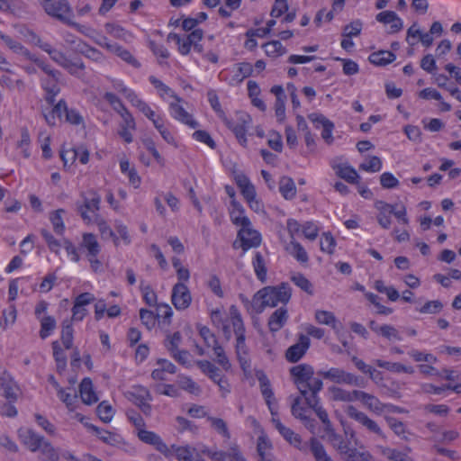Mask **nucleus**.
<instances>
[{
    "label": "nucleus",
    "instance_id": "nucleus-25",
    "mask_svg": "<svg viewBox=\"0 0 461 461\" xmlns=\"http://www.w3.org/2000/svg\"><path fill=\"white\" fill-rule=\"evenodd\" d=\"M357 396V401H360L368 410L380 414L384 410L386 404L382 403L377 397L373 394H369L366 392L359 391Z\"/></svg>",
    "mask_w": 461,
    "mask_h": 461
},
{
    "label": "nucleus",
    "instance_id": "nucleus-20",
    "mask_svg": "<svg viewBox=\"0 0 461 461\" xmlns=\"http://www.w3.org/2000/svg\"><path fill=\"white\" fill-rule=\"evenodd\" d=\"M116 88L119 92L122 93L126 99H128L129 102L144 115H153L152 109L144 101L139 98L131 89L127 88L122 83H118Z\"/></svg>",
    "mask_w": 461,
    "mask_h": 461
},
{
    "label": "nucleus",
    "instance_id": "nucleus-43",
    "mask_svg": "<svg viewBox=\"0 0 461 461\" xmlns=\"http://www.w3.org/2000/svg\"><path fill=\"white\" fill-rule=\"evenodd\" d=\"M175 118L191 129H196L199 126L193 114L181 105L175 104Z\"/></svg>",
    "mask_w": 461,
    "mask_h": 461
},
{
    "label": "nucleus",
    "instance_id": "nucleus-19",
    "mask_svg": "<svg viewBox=\"0 0 461 461\" xmlns=\"http://www.w3.org/2000/svg\"><path fill=\"white\" fill-rule=\"evenodd\" d=\"M318 374L334 383L346 384H357V378L343 369L332 367L327 371H319Z\"/></svg>",
    "mask_w": 461,
    "mask_h": 461
},
{
    "label": "nucleus",
    "instance_id": "nucleus-3",
    "mask_svg": "<svg viewBox=\"0 0 461 461\" xmlns=\"http://www.w3.org/2000/svg\"><path fill=\"white\" fill-rule=\"evenodd\" d=\"M95 224L97 226L99 234L104 240H111L114 247L129 246L131 243V235L128 226L122 220H114L113 227L107 221L96 214Z\"/></svg>",
    "mask_w": 461,
    "mask_h": 461
},
{
    "label": "nucleus",
    "instance_id": "nucleus-33",
    "mask_svg": "<svg viewBox=\"0 0 461 461\" xmlns=\"http://www.w3.org/2000/svg\"><path fill=\"white\" fill-rule=\"evenodd\" d=\"M79 393L82 402L87 405L94 404L98 401V396L95 392L92 381L89 378H85L81 382Z\"/></svg>",
    "mask_w": 461,
    "mask_h": 461
},
{
    "label": "nucleus",
    "instance_id": "nucleus-53",
    "mask_svg": "<svg viewBox=\"0 0 461 461\" xmlns=\"http://www.w3.org/2000/svg\"><path fill=\"white\" fill-rule=\"evenodd\" d=\"M336 173L339 177L345 179L348 183H355L359 177L357 171L353 167L347 165L338 166L336 168Z\"/></svg>",
    "mask_w": 461,
    "mask_h": 461
},
{
    "label": "nucleus",
    "instance_id": "nucleus-2",
    "mask_svg": "<svg viewBox=\"0 0 461 461\" xmlns=\"http://www.w3.org/2000/svg\"><path fill=\"white\" fill-rule=\"evenodd\" d=\"M210 318L214 326L222 327L223 333L229 342L236 343V346L245 343L246 330L241 314L236 305L230 307L227 322L224 321L223 313L220 309L212 310Z\"/></svg>",
    "mask_w": 461,
    "mask_h": 461
},
{
    "label": "nucleus",
    "instance_id": "nucleus-22",
    "mask_svg": "<svg viewBox=\"0 0 461 461\" xmlns=\"http://www.w3.org/2000/svg\"><path fill=\"white\" fill-rule=\"evenodd\" d=\"M86 428L108 445L121 447L124 444L123 438L116 433L101 429L91 423H86Z\"/></svg>",
    "mask_w": 461,
    "mask_h": 461
},
{
    "label": "nucleus",
    "instance_id": "nucleus-14",
    "mask_svg": "<svg viewBox=\"0 0 461 461\" xmlns=\"http://www.w3.org/2000/svg\"><path fill=\"white\" fill-rule=\"evenodd\" d=\"M237 236L240 241V246L242 248L244 252L251 248L258 247L261 243V235L258 230L252 228V225L240 228Z\"/></svg>",
    "mask_w": 461,
    "mask_h": 461
},
{
    "label": "nucleus",
    "instance_id": "nucleus-57",
    "mask_svg": "<svg viewBox=\"0 0 461 461\" xmlns=\"http://www.w3.org/2000/svg\"><path fill=\"white\" fill-rule=\"evenodd\" d=\"M293 283L308 294H313L312 284L301 273H297L291 277Z\"/></svg>",
    "mask_w": 461,
    "mask_h": 461
},
{
    "label": "nucleus",
    "instance_id": "nucleus-63",
    "mask_svg": "<svg viewBox=\"0 0 461 461\" xmlns=\"http://www.w3.org/2000/svg\"><path fill=\"white\" fill-rule=\"evenodd\" d=\"M97 415L105 423L110 422L114 415L113 407L106 402H102L97 407Z\"/></svg>",
    "mask_w": 461,
    "mask_h": 461
},
{
    "label": "nucleus",
    "instance_id": "nucleus-8",
    "mask_svg": "<svg viewBox=\"0 0 461 461\" xmlns=\"http://www.w3.org/2000/svg\"><path fill=\"white\" fill-rule=\"evenodd\" d=\"M161 366L160 368H156L152 373V377L156 381V390L165 395L170 396L173 388L170 383L173 377V366L167 361H162L158 363Z\"/></svg>",
    "mask_w": 461,
    "mask_h": 461
},
{
    "label": "nucleus",
    "instance_id": "nucleus-41",
    "mask_svg": "<svg viewBox=\"0 0 461 461\" xmlns=\"http://www.w3.org/2000/svg\"><path fill=\"white\" fill-rule=\"evenodd\" d=\"M65 215H66V211L64 209H58V210L52 211L49 214V219L52 224L53 230L58 235H63L65 232V223H64Z\"/></svg>",
    "mask_w": 461,
    "mask_h": 461
},
{
    "label": "nucleus",
    "instance_id": "nucleus-24",
    "mask_svg": "<svg viewBox=\"0 0 461 461\" xmlns=\"http://www.w3.org/2000/svg\"><path fill=\"white\" fill-rule=\"evenodd\" d=\"M375 448L379 454L391 461H413V459L409 456V453L411 452V448L410 447H406L404 451H400L396 448L385 446H376Z\"/></svg>",
    "mask_w": 461,
    "mask_h": 461
},
{
    "label": "nucleus",
    "instance_id": "nucleus-54",
    "mask_svg": "<svg viewBox=\"0 0 461 461\" xmlns=\"http://www.w3.org/2000/svg\"><path fill=\"white\" fill-rule=\"evenodd\" d=\"M377 365L380 367H384L390 371L397 372V373H406L412 374L414 369L411 366H405L401 363H393L388 361L378 360Z\"/></svg>",
    "mask_w": 461,
    "mask_h": 461
},
{
    "label": "nucleus",
    "instance_id": "nucleus-4",
    "mask_svg": "<svg viewBox=\"0 0 461 461\" xmlns=\"http://www.w3.org/2000/svg\"><path fill=\"white\" fill-rule=\"evenodd\" d=\"M44 11L51 17L75 27L78 32H84V26L70 20L72 8L68 0H50L41 3Z\"/></svg>",
    "mask_w": 461,
    "mask_h": 461
},
{
    "label": "nucleus",
    "instance_id": "nucleus-12",
    "mask_svg": "<svg viewBox=\"0 0 461 461\" xmlns=\"http://www.w3.org/2000/svg\"><path fill=\"white\" fill-rule=\"evenodd\" d=\"M328 433L329 441L332 447L346 461H354L357 448L350 447V442L347 441L341 435L330 429Z\"/></svg>",
    "mask_w": 461,
    "mask_h": 461
},
{
    "label": "nucleus",
    "instance_id": "nucleus-59",
    "mask_svg": "<svg viewBox=\"0 0 461 461\" xmlns=\"http://www.w3.org/2000/svg\"><path fill=\"white\" fill-rule=\"evenodd\" d=\"M207 98L208 102L212 108V110L217 113L220 119H225L226 114L224 111L221 109L219 97L216 94V91L213 89H211L207 92Z\"/></svg>",
    "mask_w": 461,
    "mask_h": 461
},
{
    "label": "nucleus",
    "instance_id": "nucleus-6",
    "mask_svg": "<svg viewBox=\"0 0 461 461\" xmlns=\"http://www.w3.org/2000/svg\"><path fill=\"white\" fill-rule=\"evenodd\" d=\"M0 40L5 44V46L14 53L16 55H20L23 57V59L31 61L32 63L35 64L37 67H39L41 69H42L43 72H50V66L47 65L43 60L39 59L37 56L32 54L25 46H23L21 42L14 40L8 35L4 34L2 32H0Z\"/></svg>",
    "mask_w": 461,
    "mask_h": 461
},
{
    "label": "nucleus",
    "instance_id": "nucleus-10",
    "mask_svg": "<svg viewBox=\"0 0 461 461\" xmlns=\"http://www.w3.org/2000/svg\"><path fill=\"white\" fill-rule=\"evenodd\" d=\"M222 122L235 134L239 142L241 145L246 146V132L248 125L251 122L250 116L245 113H237L236 120H230L226 116L225 119H222Z\"/></svg>",
    "mask_w": 461,
    "mask_h": 461
},
{
    "label": "nucleus",
    "instance_id": "nucleus-60",
    "mask_svg": "<svg viewBox=\"0 0 461 461\" xmlns=\"http://www.w3.org/2000/svg\"><path fill=\"white\" fill-rule=\"evenodd\" d=\"M42 456H44V461H58L59 460V455L55 448L52 447V445L47 441L43 440L41 444V447L39 450Z\"/></svg>",
    "mask_w": 461,
    "mask_h": 461
},
{
    "label": "nucleus",
    "instance_id": "nucleus-16",
    "mask_svg": "<svg viewBox=\"0 0 461 461\" xmlns=\"http://www.w3.org/2000/svg\"><path fill=\"white\" fill-rule=\"evenodd\" d=\"M95 42L100 47L107 50L109 52L117 55L119 58H121L125 62L134 65V66L137 65L135 59L132 57V55L131 54V52L129 50L123 49L122 46L118 45L117 43L109 41L105 36L99 37L98 39L95 40Z\"/></svg>",
    "mask_w": 461,
    "mask_h": 461
},
{
    "label": "nucleus",
    "instance_id": "nucleus-49",
    "mask_svg": "<svg viewBox=\"0 0 461 461\" xmlns=\"http://www.w3.org/2000/svg\"><path fill=\"white\" fill-rule=\"evenodd\" d=\"M305 393H301L306 398L318 397L317 393L322 389V381L320 378L312 376L304 384Z\"/></svg>",
    "mask_w": 461,
    "mask_h": 461
},
{
    "label": "nucleus",
    "instance_id": "nucleus-39",
    "mask_svg": "<svg viewBox=\"0 0 461 461\" xmlns=\"http://www.w3.org/2000/svg\"><path fill=\"white\" fill-rule=\"evenodd\" d=\"M104 30L107 34L121 41H128L132 38L131 32L115 23H105Z\"/></svg>",
    "mask_w": 461,
    "mask_h": 461
},
{
    "label": "nucleus",
    "instance_id": "nucleus-51",
    "mask_svg": "<svg viewBox=\"0 0 461 461\" xmlns=\"http://www.w3.org/2000/svg\"><path fill=\"white\" fill-rule=\"evenodd\" d=\"M176 383L179 388L192 394L198 395L201 393L200 386L190 377L178 375Z\"/></svg>",
    "mask_w": 461,
    "mask_h": 461
},
{
    "label": "nucleus",
    "instance_id": "nucleus-5",
    "mask_svg": "<svg viewBox=\"0 0 461 461\" xmlns=\"http://www.w3.org/2000/svg\"><path fill=\"white\" fill-rule=\"evenodd\" d=\"M41 235L51 252L59 255L60 249L64 248L71 261L75 263L79 262L80 255L78 249L70 240L63 239L59 240L47 230H42Z\"/></svg>",
    "mask_w": 461,
    "mask_h": 461
},
{
    "label": "nucleus",
    "instance_id": "nucleus-55",
    "mask_svg": "<svg viewBox=\"0 0 461 461\" xmlns=\"http://www.w3.org/2000/svg\"><path fill=\"white\" fill-rule=\"evenodd\" d=\"M76 50L81 52L82 54L86 55L87 58L95 60L100 61L104 59L103 54L96 49L90 47L89 45L86 44L85 42L79 43L76 47Z\"/></svg>",
    "mask_w": 461,
    "mask_h": 461
},
{
    "label": "nucleus",
    "instance_id": "nucleus-27",
    "mask_svg": "<svg viewBox=\"0 0 461 461\" xmlns=\"http://www.w3.org/2000/svg\"><path fill=\"white\" fill-rule=\"evenodd\" d=\"M230 205V217L234 225L240 226V228L251 225L250 220L245 215V210L240 203L232 200Z\"/></svg>",
    "mask_w": 461,
    "mask_h": 461
},
{
    "label": "nucleus",
    "instance_id": "nucleus-37",
    "mask_svg": "<svg viewBox=\"0 0 461 461\" xmlns=\"http://www.w3.org/2000/svg\"><path fill=\"white\" fill-rule=\"evenodd\" d=\"M171 308L168 304L159 303L157 306L156 319L161 330L169 331Z\"/></svg>",
    "mask_w": 461,
    "mask_h": 461
},
{
    "label": "nucleus",
    "instance_id": "nucleus-47",
    "mask_svg": "<svg viewBox=\"0 0 461 461\" xmlns=\"http://www.w3.org/2000/svg\"><path fill=\"white\" fill-rule=\"evenodd\" d=\"M68 106L65 102L59 101L50 112V113H44V118L48 124L55 125L56 124V117L61 119L63 115H66L68 112Z\"/></svg>",
    "mask_w": 461,
    "mask_h": 461
},
{
    "label": "nucleus",
    "instance_id": "nucleus-17",
    "mask_svg": "<svg viewBox=\"0 0 461 461\" xmlns=\"http://www.w3.org/2000/svg\"><path fill=\"white\" fill-rule=\"evenodd\" d=\"M290 374L294 378L300 393H305L304 384L311 380L314 374L313 367L307 364H301L290 368Z\"/></svg>",
    "mask_w": 461,
    "mask_h": 461
},
{
    "label": "nucleus",
    "instance_id": "nucleus-26",
    "mask_svg": "<svg viewBox=\"0 0 461 461\" xmlns=\"http://www.w3.org/2000/svg\"><path fill=\"white\" fill-rule=\"evenodd\" d=\"M376 21L384 24H391L390 33H396L402 29V19L393 11H384L376 14Z\"/></svg>",
    "mask_w": 461,
    "mask_h": 461
},
{
    "label": "nucleus",
    "instance_id": "nucleus-23",
    "mask_svg": "<svg viewBox=\"0 0 461 461\" xmlns=\"http://www.w3.org/2000/svg\"><path fill=\"white\" fill-rule=\"evenodd\" d=\"M192 303V295L188 287L183 283L175 285V309H187Z\"/></svg>",
    "mask_w": 461,
    "mask_h": 461
},
{
    "label": "nucleus",
    "instance_id": "nucleus-1",
    "mask_svg": "<svg viewBox=\"0 0 461 461\" xmlns=\"http://www.w3.org/2000/svg\"><path fill=\"white\" fill-rule=\"evenodd\" d=\"M292 290L288 284L282 283L276 286H265L258 291L251 301L243 295L240 299L249 312L260 313L266 307H276L278 303L284 306L289 302Z\"/></svg>",
    "mask_w": 461,
    "mask_h": 461
},
{
    "label": "nucleus",
    "instance_id": "nucleus-29",
    "mask_svg": "<svg viewBox=\"0 0 461 461\" xmlns=\"http://www.w3.org/2000/svg\"><path fill=\"white\" fill-rule=\"evenodd\" d=\"M288 320V311L285 306L276 309L268 319V327L272 332L280 330Z\"/></svg>",
    "mask_w": 461,
    "mask_h": 461
},
{
    "label": "nucleus",
    "instance_id": "nucleus-28",
    "mask_svg": "<svg viewBox=\"0 0 461 461\" xmlns=\"http://www.w3.org/2000/svg\"><path fill=\"white\" fill-rule=\"evenodd\" d=\"M279 426V433L284 437V438L289 442L290 445L294 446L295 448L299 449L302 452H306L308 449L307 443L303 442L301 436L291 429L285 427L283 424H278Z\"/></svg>",
    "mask_w": 461,
    "mask_h": 461
},
{
    "label": "nucleus",
    "instance_id": "nucleus-18",
    "mask_svg": "<svg viewBox=\"0 0 461 461\" xmlns=\"http://www.w3.org/2000/svg\"><path fill=\"white\" fill-rule=\"evenodd\" d=\"M120 116L122 122L118 134L126 143H131L133 140L132 132L136 130L135 120L128 110H122Z\"/></svg>",
    "mask_w": 461,
    "mask_h": 461
},
{
    "label": "nucleus",
    "instance_id": "nucleus-40",
    "mask_svg": "<svg viewBox=\"0 0 461 461\" xmlns=\"http://www.w3.org/2000/svg\"><path fill=\"white\" fill-rule=\"evenodd\" d=\"M329 390L332 400L348 402L357 401L359 392V390L347 391L337 386H332Z\"/></svg>",
    "mask_w": 461,
    "mask_h": 461
},
{
    "label": "nucleus",
    "instance_id": "nucleus-13",
    "mask_svg": "<svg viewBox=\"0 0 461 461\" xmlns=\"http://www.w3.org/2000/svg\"><path fill=\"white\" fill-rule=\"evenodd\" d=\"M137 436L143 443L151 445L162 455L168 456L170 455L169 447L163 441V439L155 432L145 429L144 428H138Z\"/></svg>",
    "mask_w": 461,
    "mask_h": 461
},
{
    "label": "nucleus",
    "instance_id": "nucleus-32",
    "mask_svg": "<svg viewBox=\"0 0 461 461\" xmlns=\"http://www.w3.org/2000/svg\"><path fill=\"white\" fill-rule=\"evenodd\" d=\"M80 246L86 251V257L98 256L101 251V245L97 237L91 232L83 233Z\"/></svg>",
    "mask_w": 461,
    "mask_h": 461
},
{
    "label": "nucleus",
    "instance_id": "nucleus-64",
    "mask_svg": "<svg viewBox=\"0 0 461 461\" xmlns=\"http://www.w3.org/2000/svg\"><path fill=\"white\" fill-rule=\"evenodd\" d=\"M385 420H386L389 428L393 431V433L396 436L399 437L402 434L408 433L406 425L400 420H398L394 417L386 416Z\"/></svg>",
    "mask_w": 461,
    "mask_h": 461
},
{
    "label": "nucleus",
    "instance_id": "nucleus-9",
    "mask_svg": "<svg viewBox=\"0 0 461 461\" xmlns=\"http://www.w3.org/2000/svg\"><path fill=\"white\" fill-rule=\"evenodd\" d=\"M69 349H72L71 352H69V355L71 357L72 366L79 367L82 361L85 363L87 368L90 369L92 367V364L90 362V357L88 355H83L81 359L80 353L77 350H76L75 348H55L53 355L57 361V366L59 370H62L65 368L67 364L68 350Z\"/></svg>",
    "mask_w": 461,
    "mask_h": 461
},
{
    "label": "nucleus",
    "instance_id": "nucleus-36",
    "mask_svg": "<svg viewBox=\"0 0 461 461\" xmlns=\"http://www.w3.org/2000/svg\"><path fill=\"white\" fill-rule=\"evenodd\" d=\"M175 456L178 461H205L195 447L188 445L176 448Z\"/></svg>",
    "mask_w": 461,
    "mask_h": 461
},
{
    "label": "nucleus",
    "instance_id": "nucleus-35",
    "mask_svg": "<svg viewBox=\"0 0 461 461\" xmlns=\"http://www.w3.org/2000/svg\"><path fill=\"white\" fill-rule=\"evenodd\" d=\"M217 461H247L237 443H231L227 450L218 451Z\"/></svg>",
    "mask_w": 461,
    "mask_h": 461
},
{
    "label": "nucleus",
    "instance_id": "nucleus-42",
    "mask_svg": "<svg viewBox=\"0 0 461 461\" xmlns=\"http://www.w3.org/2000/svg\"><path fill=\"white\" fill-rule=\"evenodd\" d=\"M396 56L390 50H379L370 54L368 59L375 66H386L394 61Z\"/></svg>",
    "mask_w": 461,
    "mask_h": 461
},
{
    "label": "nucleus",
    "instance_id": "nucleus-56",
    "mask_svg": "<svg viewBox=\"0 0 461 461\" xmlns=\"http://www.w3.org/2000/svg\"><path fill=\"white\" fill-rule=\"evenodd\" d=\"M301 399L299 397L295 398L292 403L291 411L292 414L300 419L304 426H308V423L311 422V419L306 415V409L300 405Z\"/></svg>",
    "mask_w": 461,
    "mask_h": 461
},
{
    "label": "nucleus",
    "instance_id": "nucleus-31",
    "mask_svg": "<svg viewBox=\"0 0 461 461\" xmlns=\"http://www.w3.org/2000/svg\"><path fill=\"white\" fill-rule=\"evenodd\" d=\"M0 388L6 399L14 401L19 395V388L9 374L4 373L0 377Z\"/></svg>",
    "mask_w": 461,
    "mask_h": 461
},
{
    "label": "nucleus",
    "instance_id": "nucleus-7",
    "mask_svg": "<svg viewBox=\"0 0 461 461\" xmlns=\"http://www.w3.org/2000/svg\"><path fill=\"white\" fill-rule=\"evenodd\" d=\"M348 416L357 421L368 434L374 435L377 438L387 439L380 425L365 412L358 411L354 406H348L347 410Z\"/></svg>",
    "mask_w": 461,
    "mask_h": 461
},
{
    "label": "nucleus",
    "instance_id": "nucleus-15",
    "mask_svg": "<svg viewBox=\"0 0 461 461\" xmlns=\"http://www.w3.org/2000/svg\"><path fill=\"white\" fill-rule=\"evenodd\" d=\"M257 378L259 382L261 393L266 401V403L271 412V415H277V407L276 404V399L274 392L271 387V384L267 376L264 372H258Z\"/></svg>",
    "mask_w": 461,
    "mask_h": 461
},
{
    "label": "nucleus",
    "instance_id": "nucleus-52",
    "mask_svg": "<svg viewBox=\"0 0 461 461\" xmlns=\"http://www.w3.org/2000/svg\"><path fill=\"white\" fill-rule=\"evenodd\" d=\"M266 54L268 57L276 58L284 55L286 49L282 45L279 41H272L263 45Z\"/></svg>",
    "mask_w": 461,
    "mask_h": 461
},
{
    "label": "nucleus",
    "instance_id": "nucleus-34",
    "mask_svg": "<svg viewBox=\"0 0 461 461\" xmlns=\"http://www.w3.org/2000/svg\"><path fill=\"white\" fill-rule=\"evenodd\" d=\"M324 336V330L321 328L308 325L304 327L303 332L299 334V341L294 346H309L311 343L310 338L321 339Z\"/></svg>",
    "mask_w": 461,
    "mask_h": 461
},
{
    "label": "nucleus",
    "instance_id": "nucleus-46",
    "mask_svg": "<svg viewBox=\"0 0 461 461\" xmlns=\"http://www.w3.org/2000/svg\"><path fill=\"white\" fill-rule=\"evenodd\" d=\"M286 250L301 263H307L309 260L306 250L295 240H291L290 243L286 247Z\"/></svg>",
    "mask_w": 461,
    "mask_h": 461
},
{
    "label": "nucleus",
    "instance_id": "nucleus-62",
    "mask_svg": "<svg viewBox=\"0 0 461 461\" xmlns=\"http://www.w3.org/2000/svg\"><path fill=\"white\" fill-rule=\"evenodd\" d=\"M336 240L330 232H324L320 240L321 250L328 254H333Z\"/></svg>",
    "mask_w": 461,
    "mask_h": 461
},
{
    "label": "nucleus",
    "instance_id": "nucleus-45",
    "mask_svg": "<svg viewBox=\"0 0 461 461\" xmlns=\"http://www.w3.org/2000/svg\"><path fill=\"white\" fill-rule=\"evenodd\" d=\"M279 191L285 199H293L296 194L294 180L289 176H282L279 181Z\"/></svg>",
    "mask_w": 461,
    "mask_h": 461
},
{
    "label": "nucleus",
    "instance_id": "nucleus-38",
    "mask_svg": "<svg viewBox=\"0 0 461 461\" xmlns=\"http://www.w3.org/2000/svg\"><path fill=\"white\" fill-rule=\"evenodd\" d=\"M306 402L308 406L315 411L319 419L324 424L326 431L328 432L332 429L327 411L319 404V398H306Z\"/></svg>",
    "mask_w": 461,
    "mask_h": 461
},
{
    "label": "nucleus",
    "instance_id": "nucleus-30",
    "mask_svg": "<svg viewBox=\"0 0 461 461\" xmlns=\"http://www.w3.org/2000/svg\"><path fill=\"white\" fill-rule=\"evenodd\" d=\"M50 73L45 72L46 77L42 79V86L47 92V100L50 103L53 102L54 97L59 92L58 78L56 72L50 69Z\"/></svg>",
    "mask_w": 461,
    "mask_h": 461
},
{
    "label": "nucleus",
    "instance_id": "nucleus-50",
    "mask_svg": "<svg viewBox=\"0 0 461 461\" xmlns=\"http://www.w3.org/2000/svg\"><path fill=\"white\" fill-rule=\"evenodd\" d=\"M207 420L210 422L211 427L225 439L230 438V432L225 420L212 416H207Z\"/></svg>",
    "mask_w": 461,
    "mask_h": 461
},
{
    "label": "nucleus",
    "instance_id": "nucleus-48",
    "mask_svg": "<svg viewBox=\"0 0 461 461\" xmlns=\"http://www.w3.org/2000/svg\"><path fill=\"white\" fill-rule=\"evenodd\" d=\"M255 274L259 281L265 283L267 281V266L265 259L260 252H257L252 261Z\"/></svg>",
    "mask_w": 461,
    "mask_h": 461
},
{
    "label": "nucleus",
    "instance_id": "nucleus-61",
    "mask_svg": "<svg viewBox=\"0 0 461 461\" xmlns=\"http://www.w3.org/2000/svg\"><path fill=\"white\" fill-rule=\"evenodd\" d=\"M382 168V160L377 156H369L368 161L359 165V169L366 172H378Z\"/></svg>",
    "mask_w": 461,
    "mask_h": 461
},
{
    "label": "nucleus",
    "instance_id": "nucleus-21",
    "mask_svg": "<svg viewBox=\"0 0 461 461\" xmlns=\"http://www.w3.org/2000/svg\"><path fill=\"white\" fill-rule=\"evenodd\" d=\"M18 437L21 442L32 452H37L44 438L28 428H22L18 430Z\"/></svg>",
    "mask_w": 461,
    "mask_h": 461
},
{
    "label": "nucleus",
    "instance_id": "nucleus-44",
    "mask_svg": "<svg viewBox=\"0 0 461 461\" xmlns=\"http://www.w3.org/2000/svg\"><path fill=\"white\" fill-rule=\"evenodd\" d=\"M309 445L315 461H332L331 457L327 454L324 446L316 438H311Z\"/></svg>",
    "mask_w": 461,
    "mask_h": 461
},
{
    "label": "nucleus",
    "instance_id": "nucleus-11",
    "mask_svg": "<svg viewBox=\"0 0 461 461\" xmlns=\"http://www.w3.org/2000/svg\"><path fill=\"white\" fill-rule=\"evenodd\" d=\"M409 355L415 362L420 363L418 367L421 374L429 376L440 375L438 370L434 366L437 363V357L432 354L413 349Z\"/></svg>",
    "mask_w": 461,
    "mask_h": 461
},
{
    "label": "nucleus",
    "instance_id": "nucleus-58",
    "mask_svg": "<svg viewBox=\"0 0 461 461\" xmlns=\"http://www.w3.org/2000/svg\"><path fill=\"white\" fill-rule=\"evenodd\" d=\"M39 321L41 323L40 336L41 338L50 336L51 331H53L56 328V320L52 316L41 318Z\"/></svg>",
    "mask_w": 461,
    "mask_h": 461
}]
</instances>
